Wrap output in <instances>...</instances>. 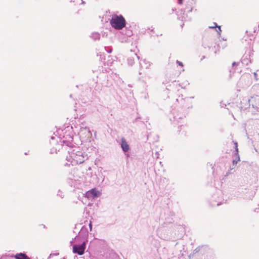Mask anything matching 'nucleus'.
Returning <instances> with one entry per match:
<instances>
[{
    "instance_id": "obj_1",
    "label": "nucleus",
    "mask_w": 259,
    "mask_h": 259,
    "mask_svg": "<svg viewBox=\"0 0 259 259\" xmlns=\"http://www.w3.org/2000/svg\"><path fill=\"white\" fill-rule=\"evenodd\" d=\"M68 154L66 156V160L68 161L66 165L71 164L72 165L82 163L88 159V155L84 152L79 151L78 148L73 149H70L68 151Z\"/></svg>"
},
{
    "instance_id": "obj_2",
    "label": "nucleus",
    "mask_w": 259,
    "mask_h": 259,
    "mask_svg": "<svg viewBox=\"0 0 259 259\" xmlns=\"http://www.w3.org/2000/svg\"><path fill=\"white\" fill-rule=\"evenodd\" d=\"M73 138L72 137H69V140H65L64 139H61L57 136H52L51 138L50 144L52 145H56L55 147H53L51 149V153L52 154L57 153V150L59 151L60 147L63 146V144H65L66 146H70L71 143L72 141Z\"/></svg>"
},
{
    "instance_id": "obj_3",
    "label": "nucleus",
    "mask_w": 259,
    "mask_h": 259,
    "mask_svg": "<svg viewBox=\"0 0 259 259\" xmlns=\"http://www.w3.org/2000/svg\"><path fill=\"white\" fill-rule=\"evenodd\" d=\"M110 23L112 27L117 30L122 29L126 25L125 20L121 15H113Z\"/></svg>"
},
{
    "instance_id": "obj_4",
    "label": "nucleus",
    "mask_w": 259,
    "mask_h": 259,
    "mask_svg": "<svg viewBox=\"0 0 259 259\" xmlns=\"http://www.w3.org/2000/svg\"><path fill=\"white\" fill-rule=\"evenodd\" d=\"M251 84V78L249 74H246L242 76L238 82V85L242 88H246Z\"/></svg>"
},
{
    "instance_id": "obj_5",
    "label": "nucleus",
    "mask_w": 259,
    "mask_h": 259,
    "mask_svg": "<svg viewBox=\"0 0 259 259\" xmlns=\"http://www.w3.org/2000/svg\"><path fill=\"white\" fill-rule=\"evenodd\" d=\"M86 247L85 242L83 241L80 244H76L73 246V252L77 253L78 255H82L84 252Z\"/></svg>"
},
{
    "instance_id": "obj_6",
    "label": "nucleus",
    "mask_w": 259,
    "mask_h": 259,
    "mask_svg": "<svg viewBox=\"0 0 259 259\" xmlns=\"http://www.w3.org/2000/svg\"><path fill=\"white\" fill-rule=\"evenodd\" d=\"M189 14V13L186 12L185 10L183 9H181L179 10V11H178L177 13L178 16V19L182 21L190 20L191 19V18L190 16H188Z\"/></svg>"
},
{
    "instance_id": "obj_7",
    "label": "nucleus",
    "mask_w": 259,
    "mask_h": 259,
    "mask_svg": "<svg viewBox=\"0 0 259 259\" xmlns=\"http://www.w3.org/2000/svg\"><path fill=\"white\" fill-rule=\"evenodd\" d=\"M248 101L253 108L259 110V96L252 97Z\"/></svg>"
},
{
    "instance_id": "obj_8",
    "label": "nucleus",
    "mask_w": 259,
    "mask_h": 259,
    "mask_svg": "<svg viewBox=\"0 0 259 259\" xmlns=\"http://www.w3.org/2000/svg\"><path fill=\"white\" fill-rule=\"evenodd\" d=\"M166 233H167L166 230L162 228H159L157 230V235L158 237L165 240H168L169 239L168 235L166 234Z\"/></svg>"
},
{
    "instance_id": "obj_9",
    "label": "nucleus",
    "mask_w": 259,
    "mask_h": 259,
    "mask_svg": "<svg viewBox=\"0 0 259 259\" xmlns=\"http://www.w3.org/2000/svg\"><path fill=\"white\" fill-rule=\"evenodd\" d=\"M89 231L88 228L85 226H82L78 233V236L83 239H85L88 236Z\"/></svg>"
},
{
    "instance_id": "obj_10",
    "label": "nucleus",
    "mask_w": 259,
    "mask_h": 259,
    "mask_svg": "<svg viewBox=\"0 0 259 259\" xmlns=\"http://www.w3.org/2000/svg\"><path fill=\"white\" fill-rule=\"evenodd\" d=\"M120 145L123 152H126L128 151L129 145L124 138H122L121 139Z\"/></svg>"
},
{
    "instance_id": "obj_11",
    "label": "nucleus",
    "mask_w": 259,
    "mask_h": 259,
    "mask_svg": "<svg viewBox=\"0 0 259 259\" xmlns=\"http://www.w3.org/2000/svg\"><path fill=\"white\" fill-rule=\"evenodd\" d=\"M193 1H189L186 4V8L184 10L188 13L192 12L193 10L194 6L193 5Z\"/></svg>"
},
{
    "instance_id": "obj_12",
    "label": "nucleus",
    "mask_w": 259,
    "mask_h": 259,
    "mask_svg": "<svg viewBox=\"0 0 259 259\" xmlns=\"http://www.w3.org/2000/svg\"><path fill=\"white\" fill-rule=\"evenodd\" d=\"M86 196L88 198H94L98 196V192L94 189H92L91 190L88 191L86 193Z\"/></svg>"
},
{
    "instance_id": "obj_13",
    "label": "nucleus",
    "mask_w": 259,
    "mask_h": 259,
    "mask_svg": "<svg viewBox=\"0 0 259 259\" xmlns=\"http://www.w3.org/2000/svg\"><path fill=\"white\" fill-rule=\"evenodd\" d=\"M202 45L204 48L210 49L212 46V41L211 40L209 39H204L203 40Z\"/></svg>"
},
{
    "instance_id": "obj_14",
    "label": "nucleus",
    "mask_w": 259,
    "mask_h": 259,
    "mask_svg": "<svg viewBox=\"0 0 259 259\" xmlns=\"http://www.w3.org/2000/svg\"><path fill=\"white\" fill-rule=\"evenodd\" d=\"M135 58H136L137 60H139L140 57L138 56L136 54H134V57H130L127 59L128 64L130 66H132L134 64Z\"/></svg>"
},
{
    "instance_id": "obj_15",
    "label": "nucleus",
    "mask_w": 259,
    "mask_h": 259,
    "mask_svg": "<svg viewBox=\"0 0 259 259\" xmlns=\"http://www.w3.org/2000/svg\"><path fill=\"white\" fill-rule=\"evenodd\" d=\"M140 65L142 68L148 69L151 65V63L149 61L144 59L143 60L142 62H140Z\"/></svg>"
},
{
    "instance_id": "obj_16",
    "label": "nucleus",
    "mask_w": 259,
    "mask_h": 259,
    "mask_svg": "<svg viewBox=\"0 0 259 259\" xmlns=\"http://www.w3.org/2000/svg\"><path fill=\"white\" fill-rule=\"evenodd\" d=\"M16 259H30L26 254L23 253H17L15 255Z\"/></svg>"
},
{
    "instance_id": "obj_17",
    "label": "nucleus",
    "mask_w": 259,
    "mask_h": 259,
    "mask_svg": "<svg viewBox=\"0 0 259 259\" xmlns=\"http://www.w3.org/2000/svg\"><path fill=\"white\" fill-rule=\"evenodd\" d=\"M91 37L94 40H99L100 38V34L98 32H93L91 34Z\"/></svg>"
},
{
    "instance_id": "obj_18",
    "label": "nucleus",
    "mask_w": 259,
    "mask_h": 259,
    "mask_svg": "<svg viewBox=\"0 0 259 259\" xmlns=\"http://www.w3.org/2000/svg\"><path fill=\"white\" fill-rule=\"evenodd\" d=\"M250 61L247 58V56H243V58L241 60V62L243 64L248 65V63Z\"/></svg>"
},
{
    "instance_id": "obj_19",
    "label": "nucleus",
    "mask_w": 259,
    "mask_h": 259,
    "mask_svg": "<svg viewBox=\"0 0 259 259\" xmlns=\"http://www.w3.org/2000/svg\"><path fill=\"white\" fill-rule=\"evenodd\" d=\"M235 155L236 156V158L233 160L232 162L233 165H236L237 164L238 162L240 161V157L239 154H238V155Z\"/></svg>"
},
{
    "instance_id": "obj_20",
    "label": "nucleus",
    "mask_w": 259,
    "mask_h": 259,
    "mask_svg": "<svg viewBox=\"0 0 259 259\" xmlns=\"http://www.w3.org/2000/svg\"><path fill=\"white\" fill-rule=\"evenodd\" d=\"M234 148H235V155H238V154H239V151H238V144L236 142H234Z\"/></svg>"
},
{
    "instance_id": "obj_21",
    "label": "nucleus",
    "mask_w": 259,
    "mask_h": 259,
    "mask_svg": "<svg viewBox=\"0 0 259 259\" xmlns=\"http://www.w3.org/2000/svg\"><path fill=\"white\" fill-rule=\"evenodd\" d=\"M215 30L217 32L218 35L220 36L221 35V32L222 31L221 26L218 25V26L215 28Z\"/></svg>"
},
{
    "instance_id": "obj_22",
    "label": "nucleus",
    "mask_w": 259,
    "mask_h": 259,
    "mask_svg": "<svg viewBox=\"0 0 259 259\" xmlns=\"http://www.w3.org/2000/svg\"><path fill=\"white\" fill-rule=\"evenodd\" d=\"M84 130H87V132H88V137H91L92 136V133L91 132V131L90 130L89 128V127H85L84 128Z\"/></svg>"
},
{
    "instance_id": "obj_23",
    "label": "nucleus",
    "mask_w": 259,
    "mask_h": 259,
    "mask_svg": "<svg viewBox=\"0 0 259 259\" xmlns=\"http://www.w3.org/2000/svg\"><path fill=\"white\" fill-rule=\"evenodd\" d=\"M57 195L59 196V197H60L61 198H63L64 196L63 192L60 190H59L58 191Z\"/></svg>"
},
{
    "instance_id": "obj_24",
    "label": "nucleus",
    "mask_w": 259,
    "mask_h": 259,
    "mask_svg": "<svg viewBox=\"0 0 259 259\" xmlns=\"http://www.w3.org/2000/svg\"><path fill=\"white\" fill-rule=\"evenodd\" d=\"M217 26H218L217 24L215 22H214L213 26H209L208 27H209V28L213 29V28H216Z\"/></svg>"
},
{
    "instance_id": "obj_25",
    "label": "nucleus",
    "mask_w": 259,
    "mask_h": 259,
    "mask_svg": "<svg viewBox=\"0 0 259 259\" xmlns=\"http://www.w3.org/2000/svg\"><path fill=\"white\" fill-rule=\"evenodd\" d=\"M220 106L221 107L223 108V107H226L227 106V105L225 103H224V102H221L220 103Z\"/></svg>"
},
{
    "instance_id": "obj_26",
    "label": "nucleus",
    "mask_w": 259,
    "mask_h": 259,
    "mask_svg": "<svg viewBox=\"0 0 259 259\" xmlns=\"http://www.w3.org/2000/svg\"><path fill=\"white\" fill-rule=\"evenodd\" d=\"M80 2H81V3H84V2L83 0H71V2L73 3H79Z\"/></svg>"
},
{
    "instance_id": "obj_27",
    "label": "nucleus",
    "mask_w": 259,
    "mask_h": 259,
    "mask_svg": "<svg viewBox=\"0 0 259 259\" xmlns=\"http://www.w3.org/2000/svg\"><path fill=\"white\" fill-rule=\"evenodd\" d=\"M174 121L175 122V124H179V121L178 118L176 116L174 117Z\"/></svg>"
},
{
    "instance_id": "obj_28",
    "label": "nucleus",
    "mask_w": 259,
    "mask_h": 259,
    "mask_svg": "<svg viewBox=\"0 0 259 259\" xmlns=\"http://www.w3.org/2000/svg\"><path fill=\"white\" fill-rule=\"evenodd\" d=\"M211 204L212 206H215V205L219 206L221 204V202H218L217 203H215V202L211 201Z\"/></svg>"
},
{
    "instance_id": "obj_29",
    "label": "nucleus",
    "mask_w": 259,
    "mask_h": 259,
    "mask_svg": "<svg viewBox=\"0 0 259 259\" xmlns=\"http://www.w3.org/2000/svg\"><path fill=\"white\" fill-rule=\"evenodd\" d=\"M59 254V253H51L50 254L49 258L48 259H49L50 258H51L52 256H55V255H58Z\"/></svg>"
},
{
    "instance_id": "obj_30",
    "label": "nucleus",
    "mask_w": 259,
    "mask_h": 259,
    "mask_svg": "<svg viewBox=\"0 0 259 259\" xmlns=\"http://www.w3.org/2000/svg\"><path fill=\"white\" fill-rule=\"evenodd\" d=\"M105 50H106V51H107L108 53H111V51H112V50H111V49H110V48H107V47H105Z\"/></svg>"
},
{
    "instance_id": "obj_31",
    "label": "nucleus",
    "mask_w": 259,
    "mask_h": 259,
    "mask_svg": "<svg viewBox=\"0 0 259 259\" xmlns=\"http://www.w3.org/2000/svg\"><path fill=\"white\" fill-rule=\"evenodd\" d=\"M177 64H178L180 66H183V63L182 62H180L178 60L176 62Z\"/></svg>"
},
{
    "instance_id": "obj_32",
    "label": "nucleus",
    "mask_w": 259,
    "mask_h": 259,
    "mask_svg": "<svg viewBox=\"0 0 259 259\" xmlns=\"http://www.w3.org/2000/svg\"><path fill=\"white\" fill-rule=\"evenodd\" d=\"M259 27V24H258V27H255L254 28H253V32L254 33H255L256 32V31L257 30V28L258 27Z\"/></svg>"
},
{
    "instance_id": "obj_33",
    "label": "nucleus",
    "mask_w": 259,
    "mask_h": 259,
    "mask_svg": "<svg viewBox=\"0 0 259 259\" xmlns=\"http://www.w3.org/2000/svg\"><path fill=\"white\" fill-rule=\"evenodd\" d=\"M253 75H254V77L255 79L256 80H257V73H256V72H254V73H253Z\"/></svg>"
},
{
    "instance_id": "obj_34",
    "label": "nucleus",
    "mask_w": 259,
    "mask_h": 259,
    "mask_svg": "<svg viewBox=\"0 0 259 259\" xmlns=\"http://www.w3.org/2000/svg\"><path fill=\"white\" fill-rule=\"evenodd\" d=\"M89 227H90V230L91 231H92V225L91 222H90Z\"/></svg>"
},
{
    "instance_id": "obj_35",
    "label": "nucleus",
    "mask_w": 259,
    "mask_h": 259,
    "mask_svg": "<svg viewBox=\"0 0 259 259\" xmlns=\"http://www.w3.org/2000/svg\"><path fill=\"white\" fill-rule=\"evenodd\" d=\"M238 64V63H236V62H234L232 63V66L234 67V66L237 65Z\"/></svg>"
},
{
    "instance_id": "obj_36",
    "label": "nucleus",
    "mask_w": 259,
    "mask_h": 259,
    "mask_svg": "<svg viewBox=\"0 0 259 259\" xmlns=\"http://www.w3.org/2000/svg\"><path fill=\"white\" fill-rule=\"evenodd\" d=\"M178 3L179 4H182L183 3V0H178Z\"/></svg>"
},
{
    "instance_id": "obj_37",
    "label": "nucleus",
    "mask_w": 259,
    "mask_h": 259,
    "mask_svg": "<svg viewBox=\"0 0 259 259\" xmlns=\"http://www.w3.org/2000/svg\"><path fill=\"white\" fill-rule=\"evenodd\" d=\"M132 32L131 31H128V36H131L132 35Z\"/></svg>"
},
{
    "instance_id": "obj_38",
    "label": "nucleus",
    "mask_w": 259,
    "mask_h": 259,
    "mask_svg": "<svg viewBox=\"0 0 259 259\" xmlns=\"http://www.w3.org/2000/svg\"><path fill=\"white\" fill-rule=\"evenodd\" d=\"M230 172L229 171L227 172L226 175L225 176V177L227 176Z\"/></svg>"
},
{
    "instance_id": "obj_39",
    "label": "nucleus",
    "mask_w": 259,
    "mask_h": 259,
    "mask_svg": "<svg viewBox=\"0 0 259 259\" xmlns=\"http://www.w3.org/2000/svg\"><path fill=\"white\" fill-rule=\"evenodd\" d=\"M246 33L248 35H250V33H249L248 31H246Z\"/></svg>"
},
{
    "instance_id": "obj_40",
    "label": "nucleus",
    "mask_w": 259,
    "mask_h": 259,
    "mask_svg": "<svg viewBox=\"0 0 259 259\" xmlns=\"http://www.w3.org/2000/svg\"><path fill=\"white\" fill-rule=\"evenodd\" d=\"M183 25H184V23H183L181 25V26L182 28L183 27Z\"/></svg>"
},
{
    "instance_id": "obj_41",
    "label": "nucleus",
    "mask_w": 259,
    "mask_h": 259,
    "mask_svg": "<svg viewBox=\"0 0 259 259\" xmlns=\"http://www.w3.org/2000/svg\"><path fill=\"white\" fill-rule=\"evenodd\" d=\"M142 74V72H141V71H139V74Z\"/></svg>"
},
{
    "instance_id": "obj_42",
    "label": "nucleus",
    "mask_w": 259,
    "mask_h": 259,
    "mask_svg": "<svg viewBox=\"0 0 259 259\" xmlns=\"http://www.w3.org/2000/svg\"><path fill=\"white\" fill-rule=\"evenodd\" d=\"M139 118H137L136 119V120L137 121L138 120V119H139Z\"/></svg>"
}]
</instances>
